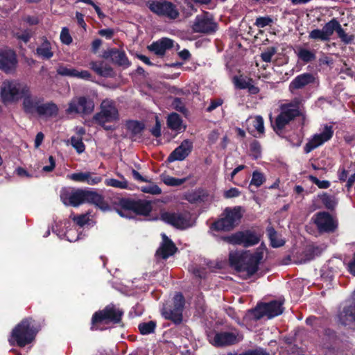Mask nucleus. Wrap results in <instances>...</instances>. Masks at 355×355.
<instances>
[{
  "mask_svg": "<svg viewBox=\"0 0 355 355\" xmlns=\"http://www.w3.org/2000/svg\"><path fill=\"white\" fill-rule=\"evenodd\" d=\"M160 218L165 223L179 229H186L191 225L190 214L184 212L164 211Z\"/></svg>",
  "mask_w": 355,
  "mask_h": 355,
  "instance_id": "10",
  "label": "nucleus"
},
{
  "mask_svg": "<svg viewBox=\"0 0 355 355\" xmlns=\"http://www.w3.org/2000/svg\"><path fill=\"white\" fill-rule=\"evenodd\" d=\"M244 355H270L265 349L262 348H257L255 349L248 350L243 352Z\"/></svg>",
  "mask_w": 355,
  "mask_h": 355,
  "instance_id": "60",
  "label": "nucleus"
},
{
  "mask_svg": "<svg viewBox=\"0 0 355 355\" xmlns=\"http://www.w3.org/2000/svg\"><path fill=\"white\" fill-rule=\"evenodd\" d=\"M28 86L16 80H6L0 88V95L2 102L6 104H13L28 94Z\"/></svg>",
  "mask_w": 355,
  "mask_h": 355,
  "instance_id": "2",
  "label": "nucleus"
},
{
  "mask_svg": "<svg viewBox=\"0 0 355 355\" xmlns=\"http://www.w3.org/2000/svg\"><path fill=\"white\" fill-rule=\"evenodd\" d=\"M225 241L234 245H241L245 248L254 245L259 241V238L253 232H239L224 239Z\"/></svg>",
  "mask_w": 355,
  "mask_h": 355,
  "instance_id": "13",
  "label": "nucleus"
},
{
  "mask_svg": "<svg viewBox=\"0 0 355 355\" xmlns=\"http://www.w3.org/2000/svg\"><path fill=\"white\" fill-rule=\"evenodd\" d=\"M74 220L80 226H83L89 220V216L87 214L80 215L74 218Z\"/></svg>",
  "mask_w": 355,
  "mask_h": 355,
  "instance_id": "63",
  "label": "nucleus"
},
{
  "mask_svg": "<svg viewBox=\"0 0 355 355\" xmlns=\"http://www.w3.org/2000/svg\"><path fill=\"white\" fill-rule=\"evenodd\" d=\"M119 119V114L114 103L108 99L102 101L101 111L94 116V120L102 125L106 130H114L112 125H106V123H112Z\"/></svg>",
  "mask_w": 355,
  "mask_h": 355,
  "instance_id": "3",
  "label": "nucleus"
},
{
  "mask_svg": "<svg viewBox=\"0 0 355 355\" xmlns=\"http://www.w3.org/2000/svg\"><path fill=\"white\" fill-rule=\"evenodd\" d=\"M173 40L168 37H163L153 42L148 46V49L157 55L163 56L167 50L171 49L173 46Z\"/></svg>",
  "mask_w": 355,
  "mask_h": 355,
  "instance_id": "24",
  "label": "nucleus"
},
{
  "mask_svg": "<svg viewBox=\"0 0 355 355\" xmlns=\"http://www.w3.org/2000/svg\"><path fill=\"white\" fill-rule=\"evenodd\" d=\"M311 181L320 189H327L330 186V183L327 180H320L316 177L311 175L309 177Z\"/></svg>",
  "mask_w": 355,
  "mask_h": 355,
  "instance_id": "56",
  "label": "nucleus"
},
{
  "mask_svg": "<svg viewBox=\"0 0 355 355\" xmlns=\"http://www.w3.org/2000/svg\"><path fill=\"white\" fill-rule=\"evenodd\" d=\"M272 22L273 20L270 17H260L257 18L254 25L259 28H264Z\"/></svg>",
  "mask_w": 355,
  "mask_h": 355,
  "instance_id": "51",
  "label": "nucleus"
},
{
  "mask_svg": "<svg viewBox=\"0 0 355 355\" xmlns=\"http://www.w3.org/2000/svg\"><path fill=\"white\" fill-rule=\"evenodd\" d=\"M193 149V142L190 139H184L168 157L169 162L182 161L191 153Z\"/></svg>",
  "mask_w": 355,
  "mask_h": 355,
  "instance_id": "18",
  "label": "nucleus"
},
{
  "mask_svg": "<svg viewBox=\"0 0 355 355\" xmlns=\"http://www.w3.org/2000/svg\"><path fill=\"white\" fill-rule=\"evenodd\" d=\"M57 73L61 76L74 77L76 69L61 65L58 67Z\"/></svg>",
  "mask_w": 355,
  "mask_h": 355,
  "instance_id": "48",
  "label": "nucleus"
},
{
  "mask_svg": "<svg viewBox=\"0 0 355 355\" xmlns=\"http://www.w3.org/2000/svg\"><path fill=\"white\" fill-rule=\"evenodd\" d=\"M89 64L91 69L99 76L108 77L113 73L112 67L104 62H91Z\"/></svg>",
  "mask_w": 355,
  "mask_h": 355,
  "instance_id": "26",
  "label": "nucleus"
},
{
  "mask_svg": "<svg viewBox=\"0 0 355 355\" xmlns=\"http://www.w3.org/2000/svg\"><path fill=\"white\" fill-rule=\"evenodd\" d=\"M60 40L62 43L69 44L72 42V38L67 28H63L60 33Z\"/></svg>",
  "mask_w": 355,
  "mask_h": 355,
  "instance_id": "58",
  "label": "nucleus"
},
{
  "mask_svg": "<svg viewBox=\"0 0 355 355\" xmlns=\"http://www.w3.org/2000/svg\"><path fill=\"white\" fill-rule=\"evenodd\" d=\"M74 77L83 80H89L92 77V75L88 71L83 70L79 71L76 69Z\"/></svg>",
  "mask_w": 355,
  "mask_h": 355,
  "instance_id": "59",
  "label": "nucleus"
},
{
  "mask_svg": "<svg viewBox=\"0 0 355 355\" xmlns=\"http://www.w3.org/2000/svg\"><path fill=\"white\" fill-rule=\"evenodd\" d=\"M187 178H175L169 175H164L162 177V181L168 186H180L184 183Z\"/></svg>",
  "mask_w": 355,
  "mask_h": 355,
  "instance_id": "43",
  "label": "nucleus"
},
{
  "mask_svg": "<svg viewBox=\"0 0 355 355\" xmlns=\"http://www.w3.org/2000/svg\"><path fill=\"white\" fill-rule=\"evenodd\" d=\"M239 195L240 191L236 188H231L224 193V197L226 198L237 197Z\"/></svg>",
  "mask_w": 355,
  "mask_h": 355,
  "instance_id": "62",
  "label": "nucleus"
},
{
  "mask_svg": "<svg viewBox=\"0 0 355 355\" xmlns=\"http://www.w3.org/2000/svg\"><path fill=\"white\" fill-rule=\"evenodd\" d=\"M36 52L38 56L44 59H49L53 55L51 44L46 40H44L42 44L37 48Z\"/></svg>",
  "mask_w": 355,
  "mask_h": 355,
  "instance_id": "31",
  "label": "nucleus"
},
{
  "mask_svg": "<svg viewBox=\"0 0 355 355\" xmlns=\"http://www.w3.org/2000/svg\"><path fill=\"white\" fill-rule=\"evenodd\" d=\"M89 202L94 204L96 207H98L103 211L110 210V205L106 201H105L103 197L96 192H90Z\"/></svg>",
  "mask_w": 355,
  "mask_h": 355,
  "instance_id": "30",
  "label": "nucleus"
},
{
  "mask_svg": "<svg viewBox=\"0 0 355 355\" xmlns=\"http://www.w3.org/2000/svg\"><path fill=\"white\" fill-rule=\"evenodd\" d=\"M184 305V296L178 293L173 297V307L172 309L164 311L162 314L167 320L173 321L175 324H180L182 321V311Z\"/></svg>",
  "mask_w": 355,
  "mask_h": 355,
  "instance_id": "14",
  "label": "nucleus"
},
{
  "mask_svg": "<svg viewBox=\"0 0 355 355\" xmlns=\"http://www.w3.org/2000/svg\"><path fill=\"white\" fill-rule=\"evenodd\" d=\"M94 110V103L89 96H76L69 103V107L66 112L69 114H78L80 115H89Z\"/></svg>",
  "mask_w": 355,
  "mask_h": 355,
  "instance_id": "6",
  "label": "nucleus"
},
{
  "mask_svg": "<svg viewBox=\"0 0 355 355\" xmlns=\"http://www.w3.org/2000/svg\"><path fill=\"white\" fill-rule=\"evenodd\" d=\"M243 340V336L238 332L221 331L209 336V342L216 347L234 345Z\"/></svg>",
  "mask_w": 355,
  "mask_h": 355,
  "instance_id": "12",
  "label": "nucleus"
},
{
  "mask_svg": "<svg viewBox=\"0 0 355 355\" xmlns=\"http://www.w3.org/2000/svg\"><path fill=\"white\" fill-rule=\"evenodd\" d=\"M320 199H321L322 203L329 209H334L337 204V200H336V198L333 196H330L327 193L322 194L320 196Z\"/></svg>",
  "mask_w": 355,
  "mask_h": 355,
  "instance_id": "42",
  "label": "nucleus"
},
{
  "mask_svg": "<svg viewBox=\"0 0 355 355\" xmlns=\"http://www.w3.org/2000/svg\"><path fill=\"white\" fill-rule=\"evenodd\" d=\"M234 80L235 85L239 89H247V87H249V84L252 83V80L251 78H245L241 76L235 77Z\"/></svg>",
  "mask_w": 355,
  "mask_h": 355,
  "instance_id": "50",
  "label": "nucleus"
},
{
  "mask_svg": "<svg viewBox=\"0 0 355 355\" xmlns=\"http://www.w3.org/2000/svg\"><path fill=\"white\" fill-rule=\"evenodd\" d=\"M314 222L320 232H333L337 227V223L331 216L324 211L318 213Z\"/></svg>",
  "mask_w": 355,
  "mask_h": 355,
  "instance_id": "17",
  "label": "nucleus"
},
{
  "mask_svg": "<svg viewBox=\"0 0 355 355\" xmlns=\"http://www.w3.org/2000/svg\"><path fill=\"white\" fill-rule=\"evenodd\" d=\"M123 312L114 306H107L101 311L96 312L92 317V322L94 325L96 323L105 322L107 324L110 322L119 323L121 321Z\"/></svg>",
  "mask_w": 355,
  "mask_h": 355,
  "instance_id": "9",
  "label": "nucleus"
},
{
  "mask_svg": "<svg viewBox=\"0 0 355 355\" xmlns=\"http://www.w3.org/2000/svg\"><path fill=\"white\" fill-rule=\"evenodd\" d=\"M155 327L156 322L154 321L141 323L138 327L140 333L143 335H147L153 333Z\"/></svg>",
  "mask_w": 355,
  "mask_h": 355,
  "instance_id": "39",
  "label": "nucleus"
},
{
  "mask_svg": "<svg viewBox=\"0 0 355 355\" xmlns=\"http://www.w3.org/2000/svg\"><path fill=\"white\" fill-rule=\"evenodd\" d=\"M17 59L12 50H0V69L11 73L16 67Z\"/></svg>",
  "mask_w": 355,
  "mask_h": 355,
  "instance_id": "19",
  "label": "nucleus"
},
{
  "mask_svg": "<svg viewBox=\"0 0 355 355\" xmlns=\"http://www.w3.org/2000/svg\"><path fill=\"white\" fill-rule=\"evenodd\" d=\"M216 24L205 16L197 17L193 25V30L196 33H211L216 31Z\"/></svg>",
  "mask_w": 355,
  "mask_h": 355,
  "instance_id": "20",
  "label": "nucleus"
},
{
  "mask_svg": "<svg viewBox=\"0 0 355 355\" xmlns=\"http://www.w3.org/2000/svg\"><path fill=\"white\" fill-rule=\"evenodd\" d=\"M71 145L76 149L78 153H82L85 149V144L83 142V138L80 137L73 136L70 139Z\"/></svg>",
  "mask_w": 355,
  "mask_h": 355,
  "instance_id": "41",
  "label": "nucleus"
},
{
  "mask_svg": "<svg viewBox=\"0 0 355 355\" xmlns=\"http://www.w3.org/2000/svg\"><path fill=\"white\" fill-rule=\"evenodd\" d=\"M91 191L78 189L74 192H63L60 194V198L65 205L78 207V205L89 202Z\"/></svg>",
  "mask_w": 355,
  "mask_h": 355,
  "instance_id": "15",
  "label": "nucleus"
},
{
  "mask_svg": "<svg viewBox=\"0 0 355 355\" xmlns=\"http://www.w3.org/2000/svg\"><path fill=\"white\" fill-rule=\"evenodd\" d=\"M58 108L53 103H46L37 106V112L40 115L53 116L57 115Z\"/></svg>",
  "mask_w": 355,
  "mask_h": 355,
  "instance_id": "28",
  "label": "nucleus"
},
{
  "mask_svg": "<svg viewBox=\"0 0 355 355\" xmlns=\"http://www.w3.org/2000/svg\"><path fill=\"white\" fill-rule=\"evenodd\" d=\"M126 128L130 132L131 137H135L139 135L144 130V125L137 121H130L126 123Z\"/></svg>",
  "mask_w": 355,
  "mask_h": 355,
  "instance_id": "35",
  "label": "nucleus"
},
{
  "mask_svg": "<svg viewBox=\"0 0 355 355\" xmlns=\"http://www.w3.org/2000/svg\"><path fill=\"white\" fill-rule=\"evenodd\" d=\"M297 57L303 62L307 63L314 60L316 58L314 52L306 49H300L297 51Z\"/></svg>",
  "mask_w": 355,
  "mask_h": 355,
  "instance_id": "37",
  "label": "nucleus"
},
{
  "mask_svg": "<svg viewBox=\"0 0 355 355\" xmlns=\"http://www.w3.org/2000/svg\"><path fill=\"white\" fill-rule=\"evenodd\" d=\"M264 248L259 247L254 253L249 251L231 252L229 261L239 272H246L248 276L254 275L258 270L259 264L263 257Z\"/></svg>",
  "mask_w": 355,
  "mask_h": 355,
  "instance_id": "1",
  "label": "nucleus"
},
{
  "mask_svg": "<svg viewBox=\"0 0 355 355\" xmlns=\"http://www.w3.org/2000/svg\"><path fill=\"white\" fill-rule=\"evenodd\" d=\"M309 38L315 41L328 42V39L325 36L322 29L316 28L309 32Z\"/></svg>",
  "mask_w": 355,
  "mask_h": 355,
  "instance_id": "40",
  "label": "nucleus"
},
{
  "mask_svg": "<svg viewBox=\"0 0 355 355\" xmlns=\"http://www.w3.org/2000/svg\"><path fill=\"white\" fill-rule=\"evenodd\" d=\"M150 132L156 137H159L161 135V125L157 120L155 126L150 130Z\"/></svg>",
  "mask_w": 355,
  "mask_h": 355,
  "instance_id": "64",
  "label": "nucleus"
},
{
  "mask_svg": "<svg viewBox=\"0 0 355 355\" xmlns=\"http://www.w3.org/2000/svg\"><path fill=\"white\" fill-rule=\"evenodd\" d=\"M85 183L89 185H96L102 181V177L91 172H86Z\"/></svg>",
  "mask_w": 355,
  "mask_h": 355,
  "instance_id": "47",
  "label": "nucleus"
},
{
  "mask_svg": "<svg viewBox=\"0 0 355 355\" xmlns=\"http://www.w3.org/2000/svg\"><path fill=\"white\" fill-rule=\"evenodd\" d=\"M267 232L268 237L270 240L271 245L274 248H278L282 246L284 244V241L282 239L277 232L272 227L267 228Z\"/></svg>",
  "mask_w": 355,
  "mask_h": 355,
  "instance_id": "34",
  "label": "nucleus"
},
{
  "mask_svg": "<svg viewBox=\"0 0 355 355\" xmlns=\"http://www.w3.org/2000/svg\"><path fill=\"white\" fill-rule=\"evenodd\" d=\"M86 172L75 173L67 175V178L78 182H84L85 180Z\"/></svg>",
  "mask_w": 355,
  "mask_h": 355,
  "instance_id": "57",
  "label": "nucleus"
},
{
  "mask_svg": "<svg viewBox=\"0 0 355 355\" xmlns=\"http://www.w3.org/2000/svg\"><path fill=\"white\" fill-rule=\"evenodd\" d=\"M334 135V130L331 126L325 125L323 130L320 134H315L307 142L304 148L306 153H309L313 149L322 145L324 142L329 141Z\"/></svg>",
  "mask_w": 355,
  "mask_h": 355,
  "instance_id": "16",
  "label": "nucleus"
},
{
  "mask_svg": "<svg viewBox=\"0 0 355 355\" xmlns=\"http://www.w3.org/2000/svg\"><path fill=\"white\" fill-rule=\"evenodd\" d=\"M339 25L340 22L336 18H333L322 27L324 33L329 41L334 33L337 32Z\"/></svg>",
  "mask_w": 355,
  "mask_h": 355,
  "instance_id": "32",
  "label": "nucleus"
},
{
  "mask_svg": "<svg viewBox=\"0 0 355 355\" xmlns=\"http://www.w3.org/2000/svg\"><path fill=\"white\" fill-rule=\"evenodd\" d=\"M125 207L130 209L134 214L148 215L152 210L151 203L146 200H127L124 202Z\"/></svg>",
  "mask_w": 355,
  "mask_h": 355,
  "instance_id": "22",
  "label": "nucleus"
},
{
  "mask_svg": "<svg viewBox=\"0 0 355 355\" xmlns=\"http://www.w3.org/2000/svg\"><path fill=\"white\" fill-rule=\"evenodd\" d=\"M22 98H24L23 105L26 112L33 113L34 111L37 112V106L40 105L39 102L36 97L31 96L29 87L28 94L23 96Z\"/></svg>",
  "mask_w": 355,
  "mask_h": 355,
  "instance_id": "27",
  "label": "nucleus"
},
{
  "mask_svg": "<svg viewBox=\"0 0 355 355\" xmlns=\"http://www.w3.org/2000/svg\"><path fill=\"white\" fill-rule=\"evenodd\" d=\"M283 302L280 301H272L268 303H261L252 311V313L255 320H259L266 316L270 319L275 316L281 315L284 311L282 306Z\"/></svg>",
  "mask_w": 355,
  "mask_h": 355,
  "instance_id": "8",
  "label": "nucleus"
},
{
  "mask_svg": "<svg viewBox=\"0 0 355 355\" xmlns=\"http://www.w3.org/2000/svg\"><path fill=\"white\" fill-rule=\"evenodd\" d=\"M314 251H315V248H309L304 252V254H302V257L298 258L295 261V263L302 264V263H305L311 261L314 257V254H313Z\"/></svg>",
  "mask_w": 355,
  "mask_h": 355,
  "instance_id": "44",
  "label": "nucleus"
},
{
  "mask_svg": "<svg viewBox=\"0 0 355 355\" xmlns=\"http://www.w3.org/2000/svg\"><path fill=\"white\" fill-rule=\"evenodd\" d=\"M277 53V49L274 46H270L266 49L261 53V58L263 61L270 62L272 57Z\"/></svg>",
  "mask_w": 355,
  "mask_h": 355,
  "instance_id": "46",
  "label": "nucleus"
},
{
  "mask_svg": "<svg viewBox=\"0 0 355 355\" xmlns=\"http://www.w3.org/2000/svg\"><path fill=\"white\" fill-rule=\"evenodd\" d=\"M162 241L156 252V254L164 259L173 255L178 248L174 243L164 234H162Z\"/></svg>",
  "mask_w": 355,
  "mask_h": 355,
  "instance_id": "21",
  "label": "nucleus"
},
{
  "mask_svg": "<svg viewBox=\"0 0 355 355\" xmlns=\"http://www.w3.org/2000/svg\"><path fill=\"white\" fill-rule=\"evenodd\" d=\"M254 128L259 132H264L263 119L261 116H257L253 120Z\"/></svg>",
  "mask_w": 355,
  "mask_h": 355,
  "instance_id": "55",
  "label": "nucleus"
},
{
  "mask_svg": "<svg viewBox=\"0 0 355 355\" xmlns=\"http://www.w3.org/2000/svg\"><path fill=\"white\" fill-rule=\"evenodd\" d=\"M300 114L298 103L284 104L281 106V112L277 116L273 128L277 132L284 127L296 116Z\"/></svg>",
  "mask_w": 355,
  "mask_h": 355,
  "instance_id": "7",
  "label": "nucleus"
},
{
  "mask_svg": "<svg viewBox=\"0 0 355 355\" xmlns=\"http://www.w3.org/2000/svg\"><path fill=\"white\" fill-rule=\"evenodd\" d=\"M172 106L175 110L181 113L185 114L187 112V109L185 108L184 104L179 98H174L172 103Z\"/></svg>",
  "mask_w": 355,
  "mask_h": 355,
  "instance_id": "53",
  "label": "nucleus"
},
{
  "mask_svg": "<svg viewBox=\"0 0 355 355\" xmlns=\"http://www.w3.org/2000/svg\"><path fill=\"white\" fill-rule=\"evenodd\" d=\"M167 125L173 130L180 131L182 129L184 130L186 126L182 125V120L180 115L175 112H173L168 116Z\"/></svg>",
  "mask_w": 355,
  "mask_h": 355,
  "instance_id": "29",
  "label": "nucleus"
},
{
  "mask_svg": "<svg viewBox=\"0 0 355 355\" xmlns=\"http://www.w3.org/2000/svg\"><path fill=\"white\" fill-rule=\"evenodd\" d=\"M104 58H110L113 62L123 67L129 66V62L125 53L119 49H112L104 53Z\"/></svg>",
  "mask_w": 355,
  "mask_h": 355,
  "instance_id": "25",
  "label": "nucleus"
},
{
  "mask_svg": "<svg viewBox=\"0 0 355 355\" xmlns=\"http://www.w3.org/2000/svg\"><path fill=\"white\" fill-rule=\"evenodd\" d=\"M338 37L345 44H349L353 43L355 39V36L353 34L347 33L340 24L336 32Z\"/></svg>",
  "mask_w": 355,
  "mask_h": 355,
  "instance_id": "36",
  "label": "nucleus"
},
{
  "mask_svg": "<svg viewBox=\"0 0 355 355\" xmlns=\"http://www.w3.org/2000/svg\"><path fill=\"white\" fill-rule=\"evenodd\" d=\"M141 191L144 193L158 195L162 193L161 189L156 184L150 183L141 187Z\"/></svg>",
  "mask_w": 355,
  "mask_h": 355,
  "instance_id": "45",
  "label": "nucleus"
},
{
  "mask_svg": "<svg viewBox=\"0 0 355 355\" xmlns=\"http://www.w3.org/2000/svg\"><path fill=\"white\" fill-rule=\"evenodd\" d=\"M222 104H223V100L220 98L213 100L211 101L210 105L207 107V111L209 112H211L213 110H214L216 108H217L218 107L221 105Z\"/></svg>",
  "mask_w": 355,
  "mask_h": 355,
  "instance_id": "61",
  "label": "nucleus"
},
{
  "mask_svg": "<svg viewBox=\"0 0 355 355\" xmlns=\"http://www.w3.org/2000/svg\"><path fill=\"white\" fill-rule=\"evenodd\" d=\"M315 80V76L310 73H304L297 76L290 83L289 90L294 93L295 91L303 89L306 85L313 83Z\"/></svg>",
  "mask_w": 355,
  "mask_h": 355,
  "instance_id": "23",
  "label": "nucleus"
},
{
  "mask_svg": "<svg viewBox=\"0 0 355 355\" xmlns=\"http://www.w3.org/2000/svg\"><path fill=\"white\" fill-rule=\"evenodd\" d=\"M149 9L159 16L166 17L171 19H176L179 15L175 6L165 0L152 1L149 4Z\"/></svg>",
  "mask_w": 355,
  "mask_h": 355,
  "instance_id": "11",
  "label": "nucleus"
},
{
  "mask_svg": "<svg viewBox=\"0 0 355 355\" xmlns=\"http://www.w3.org/2000/svg\"><path fill=\"white\" fill-rule=\"evenodd\" d=\"M121 180H118L114 178H109L105 180V184L108 187H112L119 189H126L128 188V184L127 180L122 176Z\"/></svg>",
  "mask_w": 355,
  "mask_h": 355,
  "instance_id": "38",
  "label": "nucleus"
},
{
  "mask_svg": "<svg viewBox=\"0 0 355 355\" xmlns=\"http://www.w3.org/2000/svg\"><path fill=\"white\" fill-rule=\"evenodd\" d=\"M265 181L263 175L258 171H254L252 178L250 182L251 185H254L256 187H260Z\"/></svg>",
  "mask_w": 355,
  "mask_h": 355,
  "instance_id": "49",
  "label": "nucleus"
},
{
  "mask_svg": "<svg viewBox=\"0 0 355 355\" xmlns=\"http://www.w3.org/2000/svg\"><path fill=\"white\" fill-rule=\"evenodd\" d=\"M35 334L36 331L31 325V319H25L12 330V338L19 346L24 347L32 342Z\"/></svg>",
  "mask_w": 355,
  "mask_h": 355,
  "instance_id": "5",
  "label": "nucleus"
},
{
  "mask_svg": "<svg viewBox=\"0 0 355 355\" xmlns=\"http://www.w3.org/2000/svg\"><path fill=\"white\" fill-rule=\"evenodd\" d=\"M241 207H227L223 212V217L212 225V228L219 231H230L237 225L242 216Z\"/></svg>",
  "mask_w": 355,
  "mask_h": 355,
  "instance_id": "4",
  "label": "nucleus"
},
{
  "mask_svg": "<svg viewBox=\"0 0 355 355\" xmlns=\"http://www.w3.org/2000/svg\"><path fill=\"white\" fill-rule=\"evenodd\" d=\"M128 200H122L121 201V208L120 209H117L116 211L117 213L119 214V215H120L121 217H125V218H132V216L131 214V213H130L131 211L130 209H128L126 207H125L124 206V202L125 201H127Z\"/></svg>",
  "mask_w": 355,
  "mask_h": 355,
  "instance_id": "54",
  "label": "nucleus"
},
{
  "mask_svg": "<svg viewBox=\"0 0 355 355\" xmlns=\"http://www.w3.org/2000/svg\"><path fill=\"white\" fill-rule=\"evenodd\" d=\"M250 151L252 153V156L255 159H257L258 157H259L261 156V145L257 141H253L250 144Z\"/></svg>",
  "mask_w": 355,
  "mask_h": 355,
  "instance_id": "52",
  "label": "nucleus"
},
{
  "mask_svg": "<svg viewBox=\"0 0 355 355\" xmlns=\"http://www.w3.org/2000/svg\"><path fill=\"white\" fill-rule=\"evenodd\" d=\"M340 320L344 324L347 322H355V304L344 309L340 314Z\"/></svg>",
  "mask_w": 355,
  "mask_h": 355,
  "instance_id": "33",
  "label": "nucleus"
}]
</instances>
